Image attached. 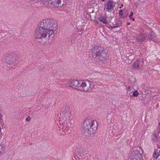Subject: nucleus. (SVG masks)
<instances>
[{"label":"nucleus","mask_w":160,"mask_h":160,"mask_svg":"<svg viewBox=\"0 0 160 160\" xmlns=\"http://www.w3.org/2000/svg\"><path fill=\"white\" fill-rule=\"evenodd\" d=\"M57 22L52 18H47L42 20L41 21V28H42V32H43L48 29L50 30V28L53 27V24L57 23Z\"/></svg>","instance_id":"4"},{"label":"nucleus","mask_w":160,"mask_h":160,"mask_svg":"<svg viewBox=\"0 0 160 160\" xmlns=\"http://www.w3.org/2000/svg\"><path fill=\"white\" fill-rule=\"evenodd\" d=\"M113 1L112 0H109L107 2L106 9L107 11L112 9H113L114 6L112 4Z\"/></svg>","instance_id":"14"},{"label":"nucleus","mask_w":160,"mask_h":160,"mask_svg":"<svg viewBox=\"0 0 160 160\" xmlns=\"http://www.w3.org/2000/svg\"><path fill=\"white\" fill-rule=\"evenodd\" d=\"M4 150V147L1 145H0V153L3 152Z\"/></svg>","instance_id":"27"},{"label":"nucleus","mask_w":160,"mask_h":160,"mask_svg":"<svg viewBox=\"0 0 160 160\" xmlns=\"http://www.w3.org/2000/svg\"><path fill=\"white\" fill-rule=\"evenodd\" d=\"M133 21H134L135 20V18H130Z\"/></svg>","instance_id":"37"},{"label":"nucleus","mask_w":160,"mask_h":160,"mask_svg":"<svg viewBox=\"0 0 160 160\" xmlns=\"http://www.w3.org/2000/svg\"><path fill=\"white\" fill-rule=\"evenodd\" d=\"M160 155V150L158 149L156 150L153 153V157L155 158H157Z\"/></svg>","instance_id":"16"},{"label":"nucleus","mask_w":160,"mask_h":160,"mask_svg":"<svg viewBox=\"0 0 160 160\" xmlns=\"http://www.w3.org/2000/svg\"><path fill=\"white\" fill-rule=\"evenodd\" d=\"M122 22L120 21H118L116 23V26L115 27L118 28L122 26Z\"/></svg>","instance_id":"21"},{"label":"nucleus","mask_w":160,"mask_h":160,"mask_svg":"<svg viewBox=\"0 0 160 160\" xmlns=\"http://www.w3.org/2000/svg\"><path fill=\"white\" fill-rule=\"evenodd\" d=\"M106 18L105 16L99 18V20L105 24H107L108 23V21L106 19Z\"/></svg>","instance_id":"17"},{"label":"nucleus","mask_w":160,"mask_h":160,"mask_svg":"<svg viewBox=\"0 0 160 160\" xmlns=\"http://www.w3.org/2000/svg\"><path fill=\"white\" fill-rule=\"evenodd\" d=\"M129 158L131 160H143L142 154L137 150L132 152Z\"/></svg>","instance_id":"7"},{"label":"nucleus","mask_w":160,"mask_h":160,"mask_svg":"<svg viewBox=\"0 0 160 160\" xmlns=\"http://www.w3.org/2000/svg\"><path fill=\"white\" fill-rule=\"evenodd\" d=\"M77 151L78 155H82L83 154V151L82 149L81 148H78L77 149Z\"/></svg>","instance_id":"22"},{"label":"nucleus","mask_w":160,"mask_h":160,"mask_svg":"<svg viewBox=\"0 0 160 160\" xmlns=\"http://www.w3.org/2000/svg\"><path fill=\"white\" fill-rule=\"evenodd\" d=\"M92 83V82L90 81L89 85L88 86L85 82L82 81V82L80 83V85L81 87H82V88H82V89H81L80 90H83L86 91H88L89 89V87H90V85Z\"/></svg>","instance_id":"11"},{"label":"nucleus","mask_w":160,"mask_h":160,"mask_svg":"<svg viewBox=\"0 0 160 160\" xmlns=\"http://www.w3.org/2000/svg\"><path fill=\"white\" fill-rule=\"evenodd\" d=\"M128 13L126 11L124 12L123 13V15L121 17L122 18H124L127 17L128 16Z\"/></svg>","instance_id":"24"},{"label":"nucleus","mask_w":160,"mask_h":160,"mask_svg":"<svg viewBox=\"0 0 160 160\" xmlns=\"http://www.w3.org/2000/svg\"><path fill=\"white\" fill-rule=\"evenodd\" d=\"M51 7H58L62 6L61 0H50V5Z\"/></svg>","instance_id":"10"},{"label":"nucleus","mask_w":160,"mask_h":160,"mask_svg":"<svg viewBox=\"0 0 160 160\" xmlns=\"http://www.w3.org/2000/svg\"><path fill=\"white\" fill-rule=\"evenodd\" d=\"M57 28L58 23H55V24H53V27L50 28V30L48 29L41 34V38L42 37L46 38L47 34H48V37H51L53 38L55 36L54 32L56 31Z\"/></svg>","instance_id":"6"},{"label":"nucleus","mask_w":160,"mask_h":160,"mask_svg":"<svg viewBox=\"0 0 160 160\" xmlns=\"http://www.w3.org/2000/svg\"><path fill=\"white\" fill-rule=\"evenodd\" d=\"M111 28L112 29V28H116V27H115V26H111Z\"/></svg>","instance_id":"38"},{"label":"nucleus","mask_w":160,"mask_h":160,"mask_svg":"<svg viewBox=\"0 0 160 160\" xmlns=\"http://www.w3.org/2000/svg\"><path fill=\"white\" fill-rule=\"evenodd\" d=\"M38 2H39L38 1H37L35 2L34 3V4H36V3L38 4Z\"/></svg>","instance_id":"39"},{"label":"nucleus","mask_w":160,"mask_h":160,"mask_svg":"<svg viewBox=\"0 0 160 160\" xmlns=\"http://www.w3.org/2000/svg\"><path fill=\"white\" fill-rule=\"evenodd\" d=\"M30 119H31V117L30 116H28V117H27L26 118V119L27 121H30Z\"/></svg>","instance_id":"32"},{"label":"nucleus","mask_w":160,"mask_h":160,"mask_svg":"<svg viewBox=\"0 0 160 160\" xmlns=\"http://www.w3.org/2000/svg\"><path fill=\"white\" fill-rule=\"evenodd\" d=\"M154 137L153 138L152 140L153 141L155 142L157 141H158V137L157 135L155 134H153Z\"/></svg>","instance_id":"26"},{"label":"nucleus","mask_w":160,"mask_h":160,"mask_svg":"<svg viewBox=\"0 0 160 160\" xmlns=\"http://www.w3.org/2000/svg\"><path fill=\"white\" fill-rule=\"evenodd\" d=\"M144 64V61L142 60H137L134 62L132 65L134 69H139L142 68Z\"/></svg>","instance_id":"8"},{"label":"nucleus","mask_w":160,"mask_h":160,"mask_svg":"<svg viewBox=\"0 0 160 160\" xmlns=\"http://www.w3.org/2000/svg\"><path fill=\"white\" fill-rule=\"evenodd\" d=\"M97 122L91 119L85 120L83 124V128L90 133L95 132L97 129Z\"/></svg>","instance_id":"2"},{"label":"nucleus","mask_w":160,"mask_h":160,"mask_svg":"<svg viewBox=\"0 0 160 160\" xmlns=\"http://www.w3.org/2000/svg\"><path fill=\"white\" fill-rule=\"evenodd\" d=\"M17 56L14 53H11L7 55L5 58L6 66L9 68H12L15 66L17 59Z\"/></svg>","instance_id":"5"},{"label":"nucleus","mask_w":160,"mask_h":160,"mask_svg":"<svg viewBox=\"0 0 160 160\" xmlns=\"http://www.w3.org/2000/svg\"><path fill=\"white\" fill-rule=\"evenodd\" d=\"M66 117H67V118H66L67 121H65L66 123V121L69 122L70 120H71L72 118V116H71L70 113L68 115H66ZM69 123H70V122H69Z\"/></svg>","instance_id":"20"},{"label":"nucleus","mask_w":160,"mask_h":160,"mask_svg":"<svg viewBox=\"0 0 160 160\" xmlns=\"http://www.w3.org/2000/svg\"><path fill=\"white\" fill-rule=\"evenodd\" d=\"M101 0L102 1H105V0Z\"/></svg>","instance_id":"41"},{"label":"nucleus","mask_w":160,"mask_h":160,"mask_svg":"<svg viewBox=\"0 0 160 160\" xmlns=\"http://www.w3.org/2000/svg\"><path fill=\"white\" fill-rule=\"evenodd\" d=\"M90 18L91 20H95L96 19V12H92L90 13Z\"/></svg>","instance_id":"18"},{"label":"nucleus","mask_w":160,"mask_h":160,"mask_svg":"<svg viewBox=\"0 0 160 160\" xmlns=\"http://www.w3.org/2000/svg\"><path fill=\"white\" fill-rule=\"evenodd\" d=\"M148 38L151 40L154 41L155 37V33L153 32H150L148 35Z\"/></svg>","instance_id":"15"},{"label":"nucleus","mask_w":160,"mask_h":160,"mask_svg":"<svg viewBox=\"0 0 160 160\" xmlns=\"http://www.w3.org/2000/svg\"><path fill=\"white\" fill-rule=\"evenodd\" d=\"M146 39V36L141 34L137 35L136 37V40L138 42H143Z\"/></svg>","instance_id":"13"},{"label":"nucleus","mask_w":160,"mask_h":160,"mask_svg":"<svg viewBox=\"0 0 160 160\" xmlns=\"http://www.w3.org/2000/svg\"><path fill=\"white\" fill-rule=\"evenodd\" d=\"M123 12L122 10L121 9V10H119V12L118 13V14H119V16H120L121 17L123 15Z\"/></svg>","instance_id":"28"},{"label":"nucleus","mask_w":160,"mask_h":160,"mask_svg":"<svg viewBox=\"0 0 160 160\" xmlns=\"http://www.w3.org/2000/svg\"><path fill=\"white\" fill-rule=\"evenodd\" d=\"M78 83V81L72 80L68 84V85L69 87L76 89Z\"/></svg>","instance_id":"12"},{"label":"nucleus","mask_w":160,"mask_h":160,"mask_svg":"<svg viewBox=\"0 0 160 160\" xmlns=\"http://www.w3.org/2000/svg\"><path fill=\"white\" fill-rule=\"evenodd\" d=\"M69 113V110L68 108H62L61 109L60 117L59 119V125H58L59 128L62 129L65 127H66L68 126L69 122L66 121V123L65 121H67L66 115H68Z\"/></svg>","instance_id":"3"},{"label":"nucleus","mask_w":160,"mask_h":160,"mask_svg":"<svg viewBox=\"0 0 160 160\" xmlns=\"http://www.w3.org/2000/svg\"><path fill=\"white\" fill-rule=\"evenodd\" d=\"M139 95V93H138L137 91H134L133 92L132 94L131 95V97H137Z\"/></svg>","instance_id":"25"},{"label":"nucleus","mask_w":160,"mask_h":160,"mask_svg":"<svg viewBox=\"0 0 160 160\" xmlns=\"http://www.w3.org/2000/svg\"><path fill=\"white\" fill-rule=\"evenodd\" d=\"M128 90H131V87L130 86H129L127 88Z\"/></svg>","instance_id":"35"},{"label":"nucleus","mask_w":160,"mask_h":160,"mask_svg":"<svg viewBox=\"0 0 160 160\" xmlns=\"http://www.w3.org/2000/svg\"><path fill=\"white\" fill-rule=\"evenodd\" d=\"M91 53L92 57L99 63L105 60L107 52L104 48L100 46H96L92 48Z\"/></svg>","instance_id":"1"},{"label":"nucleus","mask_w":160,"mask_h":160,"mask_svg":"<svg viewBox=\"0 0 160 160\" xmlns=\"http://www.w3.org/2000/svg\"><path fill=\"white\" fill-rule=\"evenodd\" d=\"M65 1H66V0H65ZM63 3L62 4V6L65 5L66 3V2H65L64 0H63Z\"/></svg>","instance_id":"34"},{"label":"nucleus","mask_w":160,"mask_h":160,"mask_svg":"<svg viewBox=\"0 0 160 160\" xmlns=\"http://www.w3.org/2000/svg\"><path fill=\"white\" fill-rule=\"evenodd\" d=\"M65 1H66V0H65ZM63 3L62 4V6L65 5L66 3V2H65L64 0H63Z\"/></svg>","instance_id":"33"},{"label":"nucleus","mask_w":160,"mask_h":160,"mask_svg":"<svg viewBox=\"0 0 160 160\" xmlns=\"http://www.w3.org/2000/svg\"><path fill=\"white\" fill-rule=\"evenodd\" d=\"M131 90H128L127 91V94L128 95V96H131Z\"/></svg>","instance_id":"29"},{"label":"nucleus","mask_w":160,"mask_h":160,"mask_svg":"<svg viewBox=\"0 0 160 160\" xmlns=\"http://www.w3.org/2000/svg\"><path fill=\"white\" fill-rule=\"evenodd\" d=\"M78 83L77 84V87H76V89L78 90H81L82 89V87H81L80 86V83L82 82V81H78Z\"/></svg>","instance_id":"23"},{"label":"nucleus","mask_w":160,"mask_h":160,"mask_svg":"<svg viewBox=\"0 0 160 160\" xmlns=\"http://www.w3.org/2000/svg\"><path fill=\"white\" fill-rule=\"evenodd\" d=\"M38 28L36 29L35 31V33L34 34V37L35 38V40L36 43L39 44L40 40V27L39 26V24L38 25Z\"/></svg>","instance_id":"9"},{"label":"nucleus","mask_w":160,"mask_h":160,"mask_svg":"<svg viewBox=\"0 0 160 160\" xmlns=\"http://www.w3.org/2000/svg\"><path fill=\"white\" fill-rule=\"evenodd\" d=\"M50 0H41V4L43 5H50Z\"/></svg>","instance_id":"19"},{"label":"nucleus","mask_w":160,"mask_h":160,"mask_svg":"<svg viewBox=\"0 0 160 160\" xmlns=\"http://www.w3.org/2000/svg\"><path fill=\"white\" fill-rule=\"evenodd\" d=\"M159 133H160V128H159Z\"/></svg>","instance_id":"40"},{"label":"nucleus","mask_w":160,"mask_h":160,"mask_svg":"<svg viewBox=\"0 0 160 160\" xmlns=\"http://www.w3.org/2000/svg\"><path fill=\"white\" fill-rule=\"evenodd\" d=\"M130 22H128L126 24V26L127 27L128 26V25H129L130 24Z\"/></svg>","instance_id":"36"},{"label":"nucleus","mask_w":160,"mask_h":160,"mask_svg":"<svg viewBox=\"0 0 160 160\" xmlns=\"http://www.w3.org/2000/svg\"><path fill=\"white\" fill-rule=\"evenodd\" d=\"M2 113L1 111H0V119L2 120Z\"/></svg>","instance_id":"31"},{"label":"nucleus","mask_w":160,"mask_h":160,"mask_svg":"<svg viewBox=\"0 0 160 160\" xmlns=\"http://www.w3.org/2000/svg\"><path fill=\"white\" fill-rule=\"evenodd\" d=\"M133 15V13L132 12H130V14L129 15L128 17L130 18H131L132 16Z\"/></svg>","instance_id":"30"}]
</instances>
